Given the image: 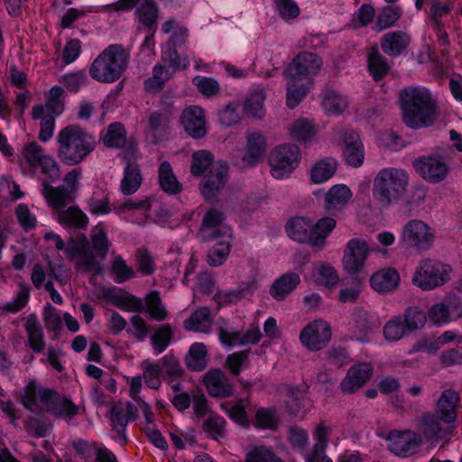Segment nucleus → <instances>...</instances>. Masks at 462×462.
I'll list each match as a JSON object with an SVG mask.
<instances>
[{"label": "nucleus", "instance_id": "f257e3e1", "mask_svg": "<svg viewBox=\"0 0 462 462\" xmlns=\"http://www.w3.org/2000/svg\"><path fill=\"white\" fill-rule=\"evenodd\" d=\"M90 242L92 250L85 236L80 240L69 238L66 256L78 271L99 275L103 273L102 263L110 246L107 233L101 224L91 228Z\"/></svg>", "mask_w": 462, "mask_h": 462}, {"label": "nucleus", "instance_id": "f03ea898", "mask_svg": "<svg viewBox=\"0 0 462 462\" xmlns=\"http://www.w3.org/2000/svg\"><path fill=\"white\" fill-rule=\"evenodd\" d=\"M402 121L411 129L433 125L437 120V102L426 88L408 87L400 92Z\"/></svg>", "mask_w": 462, "mask_h": 462}, {"label": "nucleus", "instance_id": "7ed1b4c3", "mask_svg": "<svg viewBox=\"0 0 462 462\" xmlns=\"http://www.w3.org/2000/svg\"><path fill=\"white\" fill-rule=\"evenodd\" d=\"M58 157L69 166L84 161L95 148V139L78 125H69L57 136Z\"/></svg>", "mask_w": 462, "mask_h": 462}, {"label": "nucleus", "instance_id": "20e7f679", "mask_svg": "<svg viewBox=\"0 0 462 462\" xmlns=\"http://www.w3.org/2000/svg\"><path fill=\"white\" fill-rule=\"evenodd\" d=\"M129 59V51L121 44H111L93 60L89 75L98 82H115L125 71Z\"/></svg>", "mask_w": 462, "mask_h": 462}, {"label": "nucleus", "instance_id": "39448f33", "mask_svg": "<svg viewBox=\"0 0 462 462\" xmlns=\"http://www.w3.org/2000/svg\"><path fill=\"white\" fill-rule=\"evenodd\" d=\"M410 181L408 172L401 168L387 167L380 170L373 182V197L387 207L406 192Z\"/></svg>", "mask_w": 462, "mask_h": 462}, {"label": "nucleus", "instance_id": "423d86ee", "mask_svg": "<svg viewBox=\"0 0 462 462\" xmlns=\"http://www.w3.org/2000/svg\"><path fill=\"white\" fill-rule=\"evenodd\" d=\"M452 267L432 258L421 259L411 276L414 286L429 291L442 287L450 281Z\"/></svg>", "mask_w": 462, "mask_h": 462}, {"label": "nucleus", "instance_id": "0eeeda50", "mask_svg": "<svg viewBox=\"0 0 462 462\" xmlns=\"http://www.w3.org/2000/svg\"><path fill=\"white\" fill-rule=\"evenodd\" d=\"M435 241V234L424 221L411 219L402 228L399 246L409 254H420L429 251Z\"/></svg>", "mask_w": 462, "mask_h": 462}, {"label": "nucleus", "instance_id": "6e6552de", "mask_svg": "<svg viewBox=\"0 0 462 462\" xmlns=\"http://www.w3.org/2000/svg\"><path fill=\"white\" fill-rule=\"evenodd\" d=\"M19 160L21 163H25L30 168L39 170L42 179L56 181L60 177L58 162L35 141L26 143L22 148Z\"/></svg>", "mask_w": 462, "mask_h": 462}, {"label": "nucleus", "instance_id": "1a4fd4ad", "mask_svg": "<svg viewBox=\"0 0 462 462\" xmlns=\"http://www.w3.org/2000/svg\"><path fill=\"white\" fill-rule=\"evenodd\" d=\"M300 157L301 152L297 145H277L271 151L268 158L272 176L277 180L289 178L299 166Z\"/></svg>", "mask_w": 462, "mask_h": 462}, {"label": "nucleus", "instance_id": "9d476101", "mask_svg": "<svg viewBox=\"0 0 462 462\" xmlns=\"http://www.w3.org/2000/svg\"><path fill=\"white\" fill-rule=\"evenodd\" d=\"M332 337L330 324L322 319H317L304 326L299 338L301 345L310 351L325 348Z\"/></svg>", "mask_w": 462, "mask_h": 462}, {"label": "nucleus", "instance_id": "9b49d317", "mask_svg": "<svg viewBox=\"0 0 462 462\" xmlns=\"http://www.w3.org/2000/svg\"><path fill=\"white\" fill-rule=\"evenodd\" d=\"M413 167L424 180L432 184L444 181L450 171L448 162L439 154L420 156L413 162Z\"/></svg>", "mask_w": 462, "mask_h": 462}, {"label": "nucleus", "instance_id": "f8f14e48", "mask_svg": "<svg viewBox=\"0 0 462 462\" xmlns=\"http://www.w3.org/2000/svg\"><path fill=\"white\" fill-rule=\"evenodd\" d=\"M321 60L314 53L303 51L298 54L284 71L286 79L300 80L310 84V79L321 68Z\"/></svg>", "mask_w": 462, "mask_h": 462}, {"label": "nucleus", "instance_id": "ddd939ff", "mask_svg": "<svg viewBox=\"0 0 462 462\" xmlns=\"http://www.w3.org/2000/svg\"><path fill=\"white\" fill-rule=\"evenodd\" d=\"M371 252L372 248L365 239L351 238L346 243L343 254L342 265L344 270L349 274L361 273Z\"/></svg>", "mask_w": 462, "mask_h": 462}, {"label": "nucleus", "instance_id": "4468645a", "mask_svg": "<svg viewBox=\"0 0 462 462\" xmlns=\"http://www.w3.org/2000/svg\"><path fill=\"white\" fill-rule=\"evenodd\" d=\"M59 395L51 389L40 387L32 380L24 387L21 398L24 407L32 411L42 410L51 412Z\"/></svg>", "mask_w": 462, "mask_h": 462}, {"label": "nucleus", "instance_id": "2eb2a0df", "mask_svg": "<svg viewBox=\"0 0 462 462\" xmlns=\"http://www.w3.org/2000/svg\"><path fill=\"white\" fill-rule=\"evenodd\" d=\"M388 448L401 457H408L419 450L421 438L411 430H392L387 436Z\"/></svg>", "mask_w": 462, "mask_h": 462}, {"label": "nucleus", "instance_id": "dca6fc26", "mask_svg": "<svg viewBox=\"0 0 462 462\" xmlns=\"http://www.w3.org/2000/svg\"><path fill=\"white\" fill-rule=\"evenodd\" d=\"M227 171V165L224 162H217L211 166L206 180L199 185L200 192L206 200L216 199L226 183Z\"/></svg>", "mask_w": 462, "mask_h": 462}, {"label": "nucleus", "instance_id": "f3484780", "mask_svg": "<svg viewBox=\"0 0 462 462\" xmlns=\"http://www.w3.org/2000/svg\"><path fill=\"white\" fill-rule=\"evenodd\" d=\"M137 418V408L131 402H118L114 404L110 410V421L113 429L116 431V439L124 445L127 439L125 430L129 420Z\"/></svg>", "mask_w": 462, "mask_h": 462}, {"label": "nucleus", "instance_id": "a211bd4d", "mask_svg": "<svg viewBox=\"0 0 462 462\" xmlns=\"http://www.w3.org/2000/svg\"><path fill=\"white\" fill-rule=\"evenodd\" d=\"M161 362L164 365H166V364L169 363V374H179L180 372L178 361L175 358H170L167 356L162 358L160 362H151L147 359L143 360L141 364V366L143 368L142 379L144 380L145 384L151 389H158L161 386Z\"/></svg>", "mask_w": 462, "mask_h": 462}, {"label": "nucleus", "instance_id": "6ab92c4d", "mask_svg": "<svg viewBox=\"0 0 462 462\" xmlns=\"http://www.w3.org/2000/svg\"><path fill=\"white\" fill-rule=\"evenodd\" d=\"M261 337L262 334L258 325H253L244 333L228 330L224 328H221L218 332L219 341L222 345L228 347L256 345L261 340Z\"/></svg>", "mask_w": 462, "mask_h": 462}, {"label": "nucleus", "instance_id": "aec40b11", "mask_svg": "<svg viewBox=\"0 0 462 462\" xmlns=\"http://www.w3.org/2000/svg\"><path fill=\"white\" fill-rule=\"evenodd\" d=\"M373 366L369 363H360L351 366L341 382V390L352 393L363 387L371 378Z\"/></svg>", "mask_w": 462, "mask_h": 462}, {"label": "nucleus", "instance_id": "412c9836", "mask_svg": "<svg viewBox=\"0 0 462 462\" xmlns=\"http://www.w3.org/2000/svg\"><path fill=\"white\" fill-rule=\"evenodd\" d=\"M181 123L185 132L192 138H201L207 134L205 114L199 106L186 108L181 115Z\"/></svg>", "mask_w": 462, "mask_h": 462}, {"label": "nucleus", "instance_id": "4be33fe9", "mask_svg": "<svg viewBox=\"0 0 462 462\" xmlns=\"http://www.w3.org/2000/svg\"><path fill=\"white\" fill-rule=\"evenodd\" d=\"M47 277L51 281H56L60 285H64L67 282V274L62 264L54 265L48 262L46 267L41 263L33 266L31 280L36 288H41Z\"/></svg>", "mask_w": 462, "mask_h": 462}, {"label": "nucleus", "instance_id": "5701e85b", "mask_svg": "<svg viewBox=\"0 0 462 462\" xmlns=\"http://www.w3.org/2000/svg\"><path fill=\"white\" fill-rule=\"evenodd\" d=\"M63 93L62 88L59 86L52 87L47 95L46 104L33 106L32 118L39 119L44 115H51L56 117L60 115L64 109Z\"/></svg>", "mask_w": 462, "mask_h": 462}, {"label": "nucleus", "instance_id": "b1692460", "mask_svg": "<svg viewBox=\"0 0 462 462\" xmlns=\"http://www.w3.org/2000/svg\"><path fill=\"white\" fill-rule=\"evenodd\" d=\"M204 383L213 397H228L233 394L234 385L220 370H211L204 376Z\"/></svg>", "mask_w": 462, "mask_h": 462}, {"label": "nucleus", "instance_id": "393cba45", "mask_svg": "<svg viewBox=\"0 0 462 462\" xmlns=\"http://www.w3.org/2000/svg\"><path fill=\"white\" fill-rule=\"evenodd\" d=\"M458 394L451 389L442 392L436 404V415L445 423H452L457 420Z\"/></svg>", "mask_w": 462, "mask_h": 462}, {"label": "nucleus", "instance_id": "a878e982", "mask_svg": "<svg viewBox=\"0 0 462 462\" xmlns=\"http://www.w3.org/2000/svg\"><path fill=\"white\" fill-rule=\"evenodd\" d=\"M401 278L393 268H383L374 273L370 278L371 287L378 293H389L397 289Z\"/></svg>", "mask_w": 462, "mask_h": 462}, {"label": "nucleus", "instance_id": "bb28decb", "mask_svg": "<svg viewBox=\"0 0 462 462\" xmlns=\"http://www.w3.org/2000/svg\"><path fill=\"white\" fill-rule=\"evenodd\" d=\"M42 194L46 199L48 205L57 211V214L73 200V197L61 187H52L50 185L52 181L42 179Z\"/></svg>", "mask_w": 462, "mask_h": 462}, {"label": "nucleus", "instance_id": "cd10ccee", "mask_svg": "<svg viewBox=\"0 0 462 462\" xmlns=\"http://www.w3.org/2000/svg\"><path fill=\"white\" fill-rule=\"evenodd\" d=\"M266 150V138L260 132H248L243 160L248 164L259 162Z\"/></svg>", "mask_w": 462, "mask_h": 462}, {"label": "nucleus", "instance_id": "c85d7f7f", "mask_svg": "<svg viewBox=\"0 0 462 462\" xmlns=\"http://www.w3.org/2000/svg\"><path fill=\"white\" fill-rule=\"evenodd\" d=\"M300 278L296 273H285L277 278L270 287V295L276 300H284L300 284Z\"/></svg>", "mask_w": 462, "mask_h": 462}, {"label": "nucleus", "instance_id": "c756f323", "mask_svg": "<svg viewBox=\"0 0 462 462\" xmlns=\"http://www.w3.org/2000/svg\"><path fill=\"white\" fill-rule=\"evenodd\" d=\"M286 233L293 240L312 245V223L309 218L298 217L286 224Z\"/></svg>", "mask_w": 462, "mask_h": 462}, {"label": "nucleus", "instance_id": "7c9ffc66", "mask_svg": "<svg viewBox=\"0 0 462 462\" xmlns=\"http://www.w3.org/2000/svg\"><path fill=\"white\" fill-rule=\"evenodd\" d=\"M106 299L110 304L129 312L138 313L144 310L143 300L127 292L111 291L106 292Z\"/></svg>", "mask_w": 462, "mask_h": 462}, {"label": "nucleus", "instance_id": "2f4dec72", "mask_svg": "<svg viewBox=\"0 0 462 462\" xmlns=\"http://www.w3.org/2000/svg\"><path fill=\"white\" fill-rule=\"evenodd\" d=\"M410 43V37L402 31L391 32L384 34L381 41L383 51L392 57L400 55Z\"/></svg>", "mask_w": 462, "mask_h": 462}, {"label": "nucleus", "instance_id": "473e14b6", "mask_svg": "<svg viewBox=\"0 0 462 462\" xmlns=\"http://www.w3.org/2000/svg\"><path fill=\"white\" fill-rule=\"evenodd\" d=\"M58 222L65 228L81 229L88 224V216L79 207H69L57 214Z\"/></svg>", "mask_w": 462, "mask_h": 462}, {"label": "nucleus", "instance_id": "72a5a7b5", "mask_svg": "<svg viewBox=\"0 0 462 462\" xmlns=\"http://www.w3.org/2000/svg\"><path fill=\"white\" fill-rule=\"evenodd\" d=\"M213 319L208 308H199L196 310L189 319L184 321V327L187 330L209 333L211 330Z\"/></svg>", "mask_w": 462, "mask_h": 462}, {"label": "nucleus", "instance_id": "f704fd0d", "mask_svg": "<svg viewBox=\"0 0 462 462\" xmlns=\"http://www.w3.org/2000/svg\"><path fill=\"white\" fill-rule=\"evenodd\" d=\"M24 328L30 347L36 353L42 352L45 347L44 334L35 314H30L27 317Z\"/></svg>", "mask_w": 462, "mask_h": 462}, {"label": "nucleus", "instance_id": "c9c22d12", "mask_svg": "<svg viewBox=\"0 0 462 462\" xmlns=\"http://www.w3.org/2000/svg\"><path fill=\"white\" fill-rule=\"evenodd\" d=\"M351 189L345 184L332 186L325 194L324 207L328 210L344 207L352 198Z\"/></svg>", "mask_w": 462, "mask_h": 462}, {"label": "nucleus", "instance_id": "e433bc0d", "mask_svg": "<svg viewBox=\"0 0 462 462\" xmlns=\"http://www.w3.org/2000/svg\"><path fill=\"white\" fill-rule=\"evenodd\" d=\"M158 179L160 187L165 193L175 195L182 189V185L178 180L171 165L166 161L159 166Z\"/></svg>", "mask_w": 462, "mask_h": 462}, {"label": "nucleus", "instance_id": "4c0bfd02", "mask_svg": "<svg viewBox=\"0 0 462 462\" xmlns=\"http://www.w3.org/2000/svg\"><path fill=\"white\" fill-rule=\"evenodd\" d=\"M142 174L139 165L134 162H128L121 180V190L125 195L134 193L142 184Z\"/></svg>", "mask_w": 462, "mask_h": 462}, {"label": "nucleus", "instance_id": "58836bf2", "mask_svg": "<svg viewBox=\"0 0 462 462\" xmlns=\"http://www.w3.org/2000/svg\"><path fill=\"white\" fill-rule=\"evenodd\" d=\"M348 98L346 96L337 90L330 89L325 92L321 105L328 115H341L348 106Z\"/></svg>", "mask_w": 462, "mask_h": 462}, {"label": "nucleus", "instance_id": "ea45409f", "mask_svg": "<svg viewBox=\"0 0 462 462\" xmlns=\"http://www.w3.org/2000/svg\"><path fill=\"white\" fill-rule=\"evenodd\" d=\"M174 74V69H171L167 63H158L153 67L152 76L148 78L144 82L146 91L156 93L159 92Z\"/></svg>", "mask_w": 462, "mask_h": 462}, {"label": "nucleus", "instance_id": "a19ab883", "mask_svg": "<svg viewBox=\"0 0 462 462\" xmlns=\"http://www.w3.org/2000/svg\"><path fill=\"white\" fill-rule=\"evenodd\" d=\"M288 132L292 140L306 143L313 139L317 130L314 124L309 119L299 118L290 125Z\"/></svg>", "mask_w": 462, "mask_h": 462}, {"label": "nucleus", "instance_id": "79ce46f5", "mask_svg": "<svg viewBox=\"0 0 462 462\" xmlns=\"http://www.w3.org/2000/svg\"><path fill=\"white\" fill-rule=\"evenodd\" d=\"M224 220L222 212L216 209L208 210L204 218L199 230V236L202 240L208 241L219 236V225Z\"/></svg>", "mask_w": 462, "mask_h": 462}, {"label": "nucleus", "instance_id": "37998d69", "mask_svg": "<svg viewBox=\"0 0 462 462\" xmlns=\"http://www.w3.org/2000/svg\"><path fill=\"white\" fill-rule=\"evenodd\" d=\"M337 163L333 158H325L317 162L311 168L310 180L315 184L328 181L335 174Z\"/></svg>", "mask_w": 462, "mask_h": 462}, {"label": "nucleus", "instance_id": "c03bdc74", "mask_svg": "<svg viewBox=\"0 0 462 462\" xmlns=\"http://www.w3.org/2000/svg\"><path fill=\"white\" fill-rule=\"evenodd\" d=\"M344 157L347 164L352 167H359L364 162L363 144L356 134H350L349 140H346Z\"/></svg>", "mask_w": 462, "mask_h": 462}, {"label": "nucleus", "instance_id": "a18cd8bd", "mask_svg": "<svg viewBox=\"0 0 462 462\" xmlns=\"http://www.w3.org/2000/svg\"><path fill=\"white\" fill-rule=\"evenodd\" d=\"M265 98L266 94L263 89L252 91L244 103L245 115L254 118H262L265 114Z\"/></svg>", "mask_w": 462, "mask_h": 462}, {"label": "nucleus", "instance_id": "49530a36", "mask_svg": "<svg viewBox=\"0 0 462 462\" xmlns=\"http://www.w3.org/2000/svg\"><path fill=\"white\" fill-rule=\"evenodd\" d=\"M208 349L203 343H194L190 346L189 354L186 357L187 365L195 371H200L207 365Z\"/></svg>", "mask_w": 462, "mask_h": 462}, {"label": "nucleus", "instance_id": "de8ad7c7", "mask_svg": "<svg viewBox=\"0 0 462 462\" xmlns=\"http://www.w3.org/2000/svg\"><path fill=\"white\" fill-rule=\"evenodd\" d=\"M335 227L336 220L329 217L319 219L315 225L312 224V245H322Z\"/></svg>", "mask_w": 462, "mask_h": 462}, {"label": "nucleus", "instance_id": "09e8293b", "mask_svg": "<svg viewBox=\"0 0 462 462\" xmlns=\"http://www.w3.org/2000/svg\"><path fill=\"white\" fill-rule=\"evenodd\" d=\"M368 69L375 80H380L389 71L385 58L376 49H373L368 55Z\"/></svg>", "mask_w": 462, "mask_h": 462}, {"label": "nucleus", "instance_id": "8fccbe9b", "mask_svg": "<svg viewBox=\"0 0 462 462\" xmlns=\"http://www.w3.org/2000/svg\"><path fill=\"white\" fill-rule=\"evenodd\" d=\"M126 141V131L120 123L111 124L104 135L103 142L108 147H123Z\"/></svg>", "mask_w": 462, "mask_h": 462}, {"label": "nucleus", "instance_id": "3c124183", "mask_svg": "<svg viewBox=\"0 0 462 462\" xmlns=\"http://www.w3.org/2000/svg\"><path fill=\"white\" fill-rule=\"evenodd\" d=\"M287 80V106L294 108L306 96L310 84L300 80Z\"/></svg>", "mask_w": 462, "mask_h": 462}, {"label": "nucleus", "instance_id": "603ef678", "mask_svg": "<svg viewBox=\"0 0 462 462\" xmlns=\"http://www.w3.org/2000/svg\"><path fill=\"white\" fill-rule=\"evenodd\" d=\"M211 165H214L211 152L206 150L193 152L190 165L192 175L200 177Z\"/></svg>", "mask_w": 462, "mask_h": 462}, {"label": "nucleus", "instance_id": "864d4df0", "mask_svg": "<svg viewBox=\"0 0 462 462\" xmlns=\"http://www.w3.org/2000/svg\"><path fill=\"white\" fill-rule=\"evenodd\" d=\"M152 199L150 198L131 199L114 208V211L120 215L123 212L136 211L144 216L150 211Z\"/></svg>", "mask_w": 462, "mask_h": 462}, {"label": "nucleus", "instance_id": "5fc2aeb1", "mask_svg": "<svg viewBox=\"0 0 462 462\" xmlns=\"http://www.w3.org/2000/svg\"><path fill=\"white\" fill-rule=\"evenodd\" d=\"M403 323L408 332H413L422 328L427 321V315L418 307L406 310Z\"/></svg>", "mask_w": 462, "mask_h": 462}, {"label": "nucleus", "instance_id": "6e6d98bb", "mask_svg": "<svg viewBox=\"0 0 462 462\" xmlns=\"http://www.w3.org/2000/svg\"><path fill=\"white\" fill-rule=\"evenodd\" d=\"M245 462H282L272 450L266 446L252 447L245 457Z\"/></svg>", "mask_w": 462, "mask_h": 462}, {"label": "nucleus", "instance_id": "4d7b16f0", "mask_svg": "<svg viewBox=\"0 0 462 462\" xmlns=\"http://www.w3.org/2000/svg\"><path fill=\"white\" fill-rule=\"evenodd\" d=\"M42 319L48 331L59 332L62 328L63 314L49 303L43 309Z\"/></svg>", "mask_w": 462, "mask_h": 462}, {"label": "nucleus", "instance_id": "13d9d810", "mask_svg": "<svg viewBox=\"0 0 462 462\" xmlns=\"http://www.w3.org/2000/svg\"><path fill=\"white\" fill-rule=\"evenodd\" d=\"M145 306L152 319L157 321H162L167 316V310L163 307L159 293L151 291L145 297Z\"/></svg>", "mask_w": 462, "mask_h": 462}, {"label": "nucleus", "instance_id": "bf43d9fd", "mask_svg": "<svg viewBox=\"0 0 462 462\" xmlns=\"http://www.w3.org/2000/svg\"><path fill=\"white\" fill-rule=\"evenodd\" d=\"M136 14L139 21L150 27L156 23L158 8L152 0H143L136 10Z\"/></svg>", "mask_w": 462, "mask_h": 462}, {"label": "nucleus", "instance_id": "052dcab7", "mask_svg": "<svg viewBox=\"0 0 462 462\" xmlns=\"http://www.w3.org/2000/svg\"><path fill=\"white\" fill-rule=\"evenodd\" d=\"M230 241L217 242L208 254V263L211 266H219L224 263L230 253Z\"/></svg>", "mask_w": 462, "mask_h": 462}, {"label": "nucleus", "instance_id": "680f3d73", "mask_svg": "<svg viewBox=\"0 0 462 462\" xmlns=\"http://www.w3.org/2000/svg\"><path fill=\"white\" fill-rule=\"evenodd\" d=\"M171 337L172 331L169 325H163L154 332L151 337V343L157 355L162 353L168 347Z\"/></svg>", "mask_w": 462, "mask_h": 462}, {"label": "nucleus", "instance_id": "e2e57ef3", "mask_svg": "<svg viewBox=\"0 0 462 462\" xmlns=\"http://www.w3.org/2000/svg\"><path fill=\"white\" fill-rule=\"evenodd\" d=\"M439 419L430 413L421 417V428L429 438L442 439L447 431L440 426Z\"/></svg>", "mask_w": 462, "mask_h": 462}, {"label": "nucleus", "instance_id": "0e129e2a", "mask_svg": "<svg viewBox=\"0 0 462 462\" xmlns=\"http://www.w3.org/2000/svg\"><path fill=\"white\" fill-rule=\"evenodd\" d=\"M408 332L400 316L394 317L383 327V335L388 341H398Z\"/></svg>", "mask_w": 462, "mask_h": 462}, {"label": "nucleus", "instance_id": "69168bd1", "mask_svg": "<svg viewBox=\"0 0 462 462\" xmlns=\"http://www.w3.org/2000/svg\"><path fill=\"white\" fill-rule=\"evenodd\" d=\"M225 424L224 418L218 415H211L204 420L203 429L212 439L218 440L225 436Z\"/></svg>", "mask_w": 462, "mask_h": 462}, {"label": "nucleus", "instance_id": "338daca9", "mask_svg": "<svg viewBox=\"0 0 462 462\" xmlns=\"http://www.w3.org/2000/svg\"><path fill=\"white\" fill-rule=\"evenodd\" d=\"M427 317L433 324L442 326L450 321V311L444 302H438L429 309Z\"/></svg>", "mask_w": 462, "mask_h": 462}, {"label": "nucleus", "instance_id": "774afa93", "mask_svg": "<svg viewBox=\"0 0 462 462\" xmlns=\"http://www.w3.org/2000/svg\"><path fill=\"white\" fill-rule=\"evenodd\" d=\"M111 271L114 280L117 283H121L134 277V270L129 267L121 256H116L111 265Z\"/></svg>", "mask_w": 462, "mask_h": 462}]
</instances>
